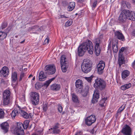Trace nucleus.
<instances>
[{
    "mask_svg": "<svg viewBox=\"0 0 135 135\" xmlns=\"http://www.w3.org/2000/svg\"><path fill=\"white\" fill-rule=\"evenodd\" d=\"M87 50L90 54H93V45L92 42L87 40L80 45L78 48V53L79 56H82Z\"/></svg>",
    "mask_w": 135,
    "mask_h": 135,
    "instance_id": "f257e3e1",
    "label": "nucleus"
},
{
    "mask_svg": "<svg viewBox=\"0 0 135 135\" xmlns=\"http://www.w3.org/2000/svg\"><path fill=\"white\" fill-rule=\"evenodd\" d=\"M92 61L89 59L84 60L81 66L82 71L86 73L90 72L92 69Z\"/></svg>",
    "mask_w": 135,
    "mask_h": 135,
    "instance_id": "f03ea898",
    "label": "nucleus"
},
{
    "mask_svg": "<svg viewBox=\"0 0 135 135\" xmlns=\"http://www.w3.org/2000/svg\"><path fill=\"white\" fill-rule=\"evenodd\" d=\"M93 85L96 89L101 90L105 89L107 85L106 82L105 80L98 77L95 80Z\"/></svg>",
    "mask_w": 135,
    "mask_h": 135,
    "instance_id": "7ed1b4c3",
    "label": "nucleus"
},
{
    "mask_svg": "<svg viewBox=\"0 0 135 135\" xmlns=\"http://www.w3.org/2000/svg\"><path fill=\"white\" fill-rule=\"evenodd\" d=\"M60 64L61 70L63 72H66L68 68V62L67 61L65 56L63 55L60 58Z\"/></svg>",
    "mask_w": 135,
    "mask_h": 135,
    "instance_id": "20e7f679",
    "label": "nucleus"
},
{
    "mask_svg": "<svg viewBox=\"0 0 135 135\" xmlns=\"http://www.w3.org/2000/svg\"><path fill=\"white\" fill-rule=\"evenodd\" d=\"M30 99L32 103L35 105L38 104L39 101V94L35 91H32L30 93Z\"/></svg>",
    "mask_w": 135,
    "mask_h": 135,
    "instance_id": "39448f33",
    "label": "nucleus"
},
{
    "mask_svg": "<svg viewBox=\"0 0 135 135\" xmlns=\"http://www.w3.org/2000/svg\"><path fill=\"white\" fill-rule=\"evenodd\" d=\"M44 69L45 73L48 74H54L56 71L55 67L54 65H46Z\"/></svg>",
    "mask_w": 135,
    "mask_h": 135,
    "instance_id": "423d86ee",
    "label": "nucleus"
},
{
    "mask_svg": "<svg viewBox=\"0 0 135 135\" xmlns=\"http://www.w3.org/2000/svg\"><path fill=\"white\" fill-rule=\"evenodd\" d=\"M128 13L126 10H124L122 11L120 15L118 20L119 23H123L126 22L127 19H128L127 15Z\"/></svg>",
    "mask_w": 135,
    "mask_h": 135,
    "instance_id": "0eeeda50",
    "label": "nucleus"
},
{
    "mask_svg": "<svg viewBox=\"0 0 135 135\" xmlns=\"http://www.w3.org/2000/svg\"><path fill=\"white\" fill-rule=\"evenodd\" d=\"M3 102L5 105L8 104L9 102L10 92L9 90H6L3 94Z\"/></svg>",
    "mask_w": 135,
    "mask_h": 135,
    "instance_id": "6e6552de",
    "label": "nucleus"
},
{
    "mask_svg": "<svg viewBox=\"0 0 135 135\" xmlns=\"http://www.w3.org/2000/svg\"><path fill=\"white\" fill-rule=\"evenodd\" d=\"M105 66V63L104 61H100L99 62L96 68L97 73L101 75L102 74Z\"/></svg>",
    "mask_w": 135,
    "mask_h": 135,
    "instance_id": "1a4fd4ad",
    "label": "nucleus"
},
{
    "mask_svg": "<svg viewBox=\"0 0 135 135\" xmlns=\"http://www.w3.org/2000/svg\"><path fill=\"white\" fill-rule=\"evenodd\" d=\"M23 124L21 123H18L17 126L14 130L15 134H24V131L22 128Z\"/></svg>",
    "mask_w": 135,
    "mask_h": 135,
    "instance_id": "9d476101",
    "label": "nucleus"
},
{
    "mask_svg": "<svg viewBox=\"0 0 135 135\" xmlns=\"http://www.w3.org/2000/svg\"><path fill=\"white\" fill-rule=\"evenodd\" d=\"M95 45L94 47V53L97 56L99 55L100 53V41L99 39H97L95 42Z\"/></svg>",
    "mask_w": 135,
    "mask_h": 135,
    "instance_id": "9b49d317",
    "label": "nucleus"
},
{
    "mask_svg": "<svg viewBox=\"0 0 135 135\" xmlns=\"http://www.w3.org/2000/svg\"><path fill=\"white\" fill-rule=\"evenodd\" d=\"M89 89V86H86L83 90H82V89H79L76 90V91L77 93H80L83 97H85L87 95L88 93Z\"/></svg>",
    "mask_w": 135,
    "mask_h": 135,
    "instance_id": "f8f14e48",
    "label": "nucleus"
},
{
    "mask_svg": "<svg viewBox=\"0 0 135 135\" xmlns=\"http://www.w3.org/2000/svg\"><path fill=\"white\" fill-rule=\"evenodd\" d=\"M122 132L125 135H131V130L130 127L128 125H126L122 129Z\"/></svg>",
    "mask_w": 135,
    "mask_h": 135,
    "instance_id": "ddd939ff",
    "label": "nucleus"
},
{
    "mask_svg": "<svg viewBox=\"0 0 135 135\" xmlns=\"http://www.w3.org/2000/svg\"><path fill=\"white\" fill-rule=\"evenodd\" d=\"M9 74V69L7 67H3L2 70L0 71V75L1 76L2 75L4 77H6Z\"/></svg>",
    "mask_w": 135,
    "mask_h": 135,
    "instance_id": "4468645a",
    "label": "nucleus"
},
{
    "mask_svg": "<svg viewBox=\"0 0 135 135\" xmlns=\"http://www.w3.org/2000/svg\"><path fill=\"white\" fill-rule=\"evenodd\" d=\"M126 12L128 13L127 15L128 19L129 20L135 21V12L133 11L130 12L129 10H126Z\"/></svg>",
    "mask_w": 135,
    "mask_h": 135,
    "instance_id": "2eb2a0df",
    "label": "nucleus"
},
{
    "mask_svg": "<svg viewBox=\"0 0 135 135\" xmlns=\"http://www.w3.org/2000/svg\"><path fill=\"white\" fill-rule=\"evenodd\" d=\"M115 37L118 39L122 41L125 40V38L122 33L118 31H117L114 32Z\"/></svg>",
    "mask_w": 135,
    "mask_h": 135,
    "instance_id": "dca6fc26",
    "label": "nucleus"
},
{
    "mask_svg": "<svg viewBox=\"0 0 135 135\" xmlns=\"http://www.w3.org/2000/svg\"><path fill=\"white\" fill-rule=\"evenodd\" d=\"M118 61L120 67L123 64H125L124 58L122 54L120 53V54L119 55Z\"/></svg>",
    "mask_w": 135,
    "mask_h": 135,
    "instance_id": "f3484780",
    "label": "nucleus"
},
{
    "mask_svg": "<svg viewBox=\"0 0 135 135\" xmlns=\"http://www.w3.org/2000/svg\"><path fill=\"white\" fill-rule=\"evenodd\" d=\"M2 129L3 130L4 133H7L8 131V124L6 122H5L1 124Z\"/></svg>",
    "mask_w": 135,
    "mask_h": 135,
    "instance_id": "a211bd4d",
    "label": "nucleus"
},
{
    "mask_svg": "<svg viewBox=\"0 0 135 135\" xmlns=\"http://www.w3.org/2000/svg\"><path fill=\"white\" fill-rule=\"evenodd\" d=\"M83 83L81 80L78 79L76 80L75 83V86L76 87V90L79 89L83 88Z\"/></svg>",
    "mask_w": 135,
    "mask_h": 135,
    "instance_id": "6ab92c4d",
    "label": "nucleus"
},
{
    "mask_svg": "<svg viewBox=\"0 0 135 135\" xmlns=\"http://www.w3.org/2000/svg\"><path fill=\"white\" fill-rule=\"evenodd\" d=\"M93 117V115H91L85 119V123L88 126H90L93 123L92 119Z\"/></svg>",
    "mask_w": 135,
    "mask_h": 135,
    "instance_id": "aec40b11",
    "label": "nucleus"
},
{
    "mask_svg": "<svg viewBox=\"0 0 135 135\" xmlns=\"http://www.w3.org/2000/svg\"><path fill=\"white\" fill-rule=\"evenodd\" d=\"M99 98V94L98 91H95L93 94V103L97 102Z\"/></svg>",
    "mask_w": 135,
    "mask_h": 135,
    "instance_id": "412c9836",
    "label": "nucleus"
},
{
    "mask_svg": "<svg viewBox=\"0 0 135 135\" xmlns=\"http://www.w3.org/2000/svg\"><path fill=\"white\" fill-rule=\"evenodd\" d=\"M19 113L24 118L27 119L29 118V114L26 112L23 111L22 109H19Z\"/></svg>",
    "mask_w": 135,
    "mask_h": 135,
    "instance_id": "4be33fe9",
    "label": "nucleus"
},
{
    "mask_svg": "<svg viewBox=\"0 0 135 135\" xmlns=\"http://www.w3.org/2000/svg\"><path fill=\"white\" fill-rule=\"evenodd\" d=\"M46 76L45 75L44 72L42 71H41L39 75V80L41 81H44L46 79Z\"/></svg>",
    "mask_w": 135,
    "mask_h": 135,
    "instance_id": "5701e85b",
    "label": "nucleus"
},
{
    "mask_svg": "<svg viewBox=\"0 0 135 135\" xmlns=\"http://www.w3.org/2000/svg\"><path fill=\"white\" fill-rule=\"evenodd\" d=\"M130 72L128 71L125 70L123 71L122 73V78L123 79H125L130 74Z\"/></svg>",
    "mask_w": 135,
    "mask_h": 135,
    "instance_id": "b1692460",
    "label": "nucleus"
},
{
    "mask_svg": "<svg viewBox=\"0 0 135 135\" xmlns=\"http://www.w3.org/2000/svg\"><path fill=\"white\" fill-rule=\"evenodd\" d=\"M125 106L126 104L123 105L118 109L115 114V117H116L117 118L122 112L124 109Z\"/></svg>",
    "mask_w": 135,
    "mask_h": 135,
    "instance_id": "393cba45",
    "label": "nucleus"
},
{
    "mask_svg": "<svg viewBox=\"0 0 135 135\" xmlns=\"http://www.w3.org/2000/svg\"><path fill=\"white\" fill-rule=\"evenodd\" d=\"M75 3L74 2H70L68 5L67 10L69 11H72L74 8L75 6Z\"/></svg>",
    "mask_w": 135,
    "mask_h": 135,
    "instance_id": "a878e982",
    "label": "nucleus"
},
{
    "mask_svg": "<svg viewBox=\"0 0 135 135\" xmlns=\"http://www.w3.org/2000/svg\"><path fill=\"white\" fill-rule=\"evenodd\" d=\"M17 79V73L15 72H12V74L11 79L13 82H15Z\"/></svg>",
    "mask_w": 135,
    "mask_h": 135,
    "instance_id": "bb28decb",
    "label": "nucleus"
},
{
    "mask_svg": "<svg viewBox=\"0 0 135 135\" xmlns=\"http://www.w3.org/2000/svg\"><path fill=\"white\" fill-rule=\"evenodd\" d=\"M60 88V85L56 84H54L51 85V89L52 90H57Z\"/></svg>",
    "mask_w": 135,
    "mask_h": 135,
    "instance_id": "cd10ccee",
    "label": "nucleus"
},
{
    "mask_svg": "<svg viewBox=\"0 0 135 135\" xmlns=\"http://www.w3.org/2000/svg\"><path fill=\"white\" fill-rule=\"evenodd\" d=\"M131 86V83H129L128 84H126L122 86L121 87V89L122 90H124L130 88Z\"/></svg>",
    "mask_w": 135,
    "mask_h": 135,
    "instance_id": "c85d7f7f",
    "label": "nucleus"
},
{
    "mask_svg": "<svg viewBox=\"0 0 135 135\" xmlns=\"http://www.w3.org/2000/svg\"><path fill=\"white\" fill-rule=\"evenodd\" d=\"M7 36V34L5 32H0V41L5 38Z\"/></svg>",
    "mask_w": 135,
    "mask_h": 135,
    "instance_id": "c756f323",
    "label": "nucleus"
},
{
    "mask_svg": "<svg viewBox=\"0 0 135 135\" xmlns=\"http://www.w3.org/2000/svg\"><path fill=\"white\" fill-rule=\"evenodd\" d=\"M19 112L16 109H14L11 114V116L12 118H15V117L18 114Z\"/></svg>",
    "mask_w": 135,
    "mask_h": 135,
    "instance_id": "7c9ffc66",
    "label": "nucleus"
},
{
    "mask_svg": "<svg viewBox=\"0 0 135 135\" xmlns=\"http://www.w3.org/2000/svg\"><path fill=\"white\" fill-rule=\"evenodd\" d=\"M55 79V78H52L49 80L47 81L44 83L43 85L45 87H48L51 82L54 80Z\"/></svg>",
    "mask_w": 135,
    "mask_h": 135,
    "instance_id": "2f4dec72",
    "label": "nucleus"
},
{
    "mask_svg": "<svg viewBox=\"0 0 135 135\" xmlns=\"http://www.w3.org/2000/svg\"><path fill=\"white\" fill-rule=\"evenodd\" d=\"M72 95L73 101L75 103H78L79 102V100L77 96L74 94H73Z\"/></svg>",
    "mask_w": 135,
    "mask_h": 135,
    "instance_id": "473e14b6",
    "label": "nucleus"
},
{
    "mask_svg": "<svg viewBox=\"0 0 135 135\" xmlns=\"http://www.w3.org/2000/svg\"><path fill=\"white\" fill-rule=\"evenodd\" d=\"M107 99V98H103L100 102L99 105L102 107H103L104 106V104L105 103L106 100Z\"/></svg>",
    "mask_w": 135,
    "mask_h": 135,
    "instance_id": "72a5a7b5",
    "label": "nucleus"
},
{
    "mask_svg": "<svg viewBox=\"0 0 135 135\" xmlns=\"http://www.w3.org/2000/svg\"><path fill=\"white\" fill-rule=\"evenodd\" d=\"M112 49L114 52L116 53L117 52L118 48L117 44H113Z\"/></svg>",
    "mask_w": 135,
    "mask_h": 135,
    "instance_id": "f704fd0d",
    "label": "nucleus"
},
{
    "mask_svg": "<svg viewBox=\"0 0 135 135\" xmlns=\"http://www.w3.org/2000/svg\"><path fill=\"white\" fill-rule=\"evenodd\" d=\"M29 121L28 120H26L24 121L23 124L22 128H24V129H27L28 126Z\"/></svg>",
    "mask_w": 135,
    "mask_h": 135,
    "instance_id": "c9c22d12",
    "label": "nucleus"
},
{
    "mask_svg": "<svg viewBox=\"0 0 135 135\" xmlns=\"http://www.w3.org/2000/svg\"><path fill=\"white\" fill-rule=\"evenodd\" d=\"M4 113L3 111L0 109V119L3 118L4 117Z\"/></svg>",
    "mask_w": 135,
    "mask_h": 135,
    "instance_id": "e433bc0d",
    "label": "nucleus"
},
{
    "mask_svg": "<svg viewBox=\"0 0 135 135\" xmlns=\"http://www.w3.org/2000/svg\"><path fill=\"white\" fill-rule=\"evenodd\" d=\"M25 76H26V75H25V74L24 73L22 72H21L20 73V78H19V81H21L22 80V79L23 77H25Z\"/></svg>",
    "mask_w": 135,
    "mask_h": 135,
    "instance_id": "4c0bfd02",
    "label": "nucleus"
},
{
    "mask_svg": "<svg viewBox=\"0 0 135 135\" xmlns=\"http://www.w3.org/2000/svg\"><path fill=\"white\" fill-rule=\"evenodd\" d=\"M72 23V20L68 21L65 23V26L66 27H68L71 25Z\"/></svg>",
    "mask_w": 135,
    "mask_h": 135,
    "instance_id": "58836bf2",
    "label": "nucleus"
},
{
    "mask_svg": "<svg viewBox=\"0 0 135 135\" xmlns=\"http://www.w3.org/2000/svg\"><path fill=\"white\" fill-rule=\"evenodd\" d=\"M93 77V75H91V76L90 77H85V79L86 80L89 82H91Z\"/></svg>",
    "mask_w": 135,
    "mask_h": 135,
    "instance_id": "ea45409f",
    "label": "nucleus"
},
{
    "mask_svg": "<svg viewBox=\"0 0 135 135\" xmlns=\"http://www.w3.org/2000/svg\"><path fill=\"white\" fill-rule=\"evenodd\" d=\"M58 111L60 113H61L62 110V107L60 105H58Z\"/></svg>",
    "mask_w": 135,
    "mask_h": 135,
    "instance_id": "a19ab883",
    "label": "nucleus"
},
{
    "mask_svg": "<svg viewBox=\"0 0 135 135\" xmlns=\"http://www.w3.org/2000/svg\"><path fill=\"white\" fill-rule=\"evenodd\" d=\"M60 132V131L59 129H53V133L55 134H57L59 133Z\"/></svg>",
    "mask_w": 135,
    "mask_h": 135,
    "instance_id": "79ce46f5",
    "label": "nucleus"
},
{
    "mask_svg": "<svg viewBox=\"0 0 135 135\" xmlns=\"http://www.w3.org/2000/svg\"><path fill=\"white\" fill-rule=\"evenodd\" d=\"M59 124H56L55 126L53 127L52 128H51V129H58L59 128Z\"/></svg>",
    "mask_w": 135,
    "mask_h": 135,
    "instance_id": "37998d69",
    "label": "nucleus"
},
{
    "mask_svg": "<svg viewBox=\"0 0 135 135\" xmlns=\"http://www.w3.org/2000/svg\"><path fill=\"white\" fill-rule=\"evenodd\" d=\"M47 104H45L43 105V109L45 111H46L47 109Z\"/></svg>",
    "mask_w": 135,
    "mask_h": 135,
    "instance_id": "c03bdc74",
    "label": "nucleus"
},
{
    "mask_svg": "<svg viewBox=\"0 0 135 135\" xmlns=\"http://www.w3.org/2000/svg\"><path fill=\"white\" fill-rule=\"evenodd\" d=\"M7 26V24L6 23H3L2 25V29H4Z\"/></svg>",
    "mask_w": 135,
    "mask_h": 135,
    "instance_id": "a18cd8bd",
    "label": "nucleus"
},
{
    "mask_svg": "<svg viewBox=\"0 0 135 135\" xmlns=\"http://www.w3.org/2000/svg\"><path fill=\"white\" fill-rule=\"evenodd\" d=\"M124 47H122L119 51V55L120 54V53L121 54H122V52H123L124 51Z\"/></svg>",
    "mask_w": 135,
    "mask_h": 135,
    "instance_id": "49530a36",
    "label": "nucleus"
},
{
    "mask_svg": "<svg viewBox=\"0 0 135 135\" xmlns=\"http://www.w3.org/2000/svg\"><path fill=\"white\" fill-rule=\"evenodd\" d=\"M82 133L80 131H78L75 135H82Z\"/></svg>",
    "mask_w": 135,
    "mask_h": 135,
    "instance_id": "de8ad7c7",
    "label": "nucleus"
},
{
    "mask_svg": "<svg viewBox=\"0 0 135 135\" xmlns=\"http://www.w3.org/2000/svg\"><path fill=\"white\" fill-rule=\"evenodd\" d=\"M97 2V0H94V2H93V7H95L96 6Z\"/></svg>",
    "mask_w": 135,
    "mask_h": 135,
    "instance_id": "09e8293b",
    "label": "nucleus"
},
{
    "mask_svg": "<svg viewBox=\"0 0 135 135\" xmlns=\"http://www.w3.org/2000/svg\"><path fill=\"white\" fill-rule=\"evenodd\" d=\"M49 39L48 38H46L45 40V44H48L49 42Z\"/></svg>",
    "mask_w": 135,
    "mask_h": 135,
    "instance_id": "8fccbe9b",
    "label": "nucleus"
},
{
    "mask_svg": "<svg viewBox=\"0 0 135 135\" xmlns=\"http://www.w3.org/2000/svg\"><path fill=\"white\" fill-rule=\"evenodd\" d=\"M132 34L133 36H135V29L133 30L132 32Z\"/></svg>",
    "mask_w": 135,
    "mask_h": 135,
    "instance_id": "3c124183",
    "label": "nucleus"
},
{
    "mask_svg": "<svg viewBox=\"0 0 135 135\" xmlns=\"http://www.w3.org/2000/svg\"><path fill=\"white\" fill-rule=\"evenodd\" d=\"M36 27H37L36 26H33V27H31V28H29V30H31L35 29V28Z\"/></svg>",
    "mask_w": 135,
    "mask_h": 135,
    "instance_id": "603ef678",
    "label": "nucleus"
},
{
    "mask_svg": "<svg viewBox=\"0 0 135 135\" xmlns=\"http://www.w3.org/2000/svg\"><path fill=\"white\" fill-rule=\"evenodd\" d=\"M84 0H78V2L79 3H81L84 1Z\"/></svg>",
    "mask_w": 135,
    "mask_h": 135,
    "instance_id": "864d4df0",
    "label": "nucleus"
},
{
    "mask_svg": "<svg viewBox=\"0 0 135 135\" xmlns=\"http://www.w3.org/2000/svg\"><path fill=\"white\" fill-rule=\"evenodd\" d=\"M29 117H30L31 118H32L33 115V114L32 113H29Z\"/></svg>",
    "mask_w": 135,
    "mask_h": 135,
    "instance_id": "5fc2aeb1",
    "label": "nucleus"
},
{
    "mask_svg": "<svg viewBox=\"0 0 135 135\" xmlns=\"http://www.w3.org/2000/svg\"><path fill=\"white\" fill-rule=\"evenodd\" d=\"M135 65V60L133 61V62L132 64V66L133 67Z\"/></svg>",
    "mask_w": 135,
    "mask_h": 135,
    "instance_id": "6e6d98bb",
    "label": "nucleus"
},
{
    "mask_svg": "<svg viewBox=\"0 0 135 135\" xmlns=\"http://www.w3.org/2000/svg\"><path fill=\"white\" fill-rule=\"evenodd\" d=\"M64 17H65V18H67V17H65V16H64V15H61L60 16V17H59V18H64Z\"/></svg>",
    "mask_w": 135,
    "mask_h": 135,
    "instance_id": "4d7b16f0",
    "label": "nucleus"
},
{
    "mask_svg": "<svg viewBox=\"0 0 135 135\" xmlns=\"http://www.w3.org/2000/svg\"><path fill=\"white\" fill-rule=\"evenodd\" d=\"M123 3H124L125 4V5L124 6V7L126 6L127 7H128V6H127V3H126V2H123Z\"/></svg>",
    "mask_w": 135,
    "mask_h": 135,
    "instance_id": "13d9d810",
    "label": "nucleus"
},
{
    "mask_svg": "<svg viewBox=\"0 0 135 135\" xmlns=\"http://www.w3.org/2000/svg\"><path fill=\"white\" fill-rule=\"evenodd\" d=\"M25 41V40H24L23 41H22L20 43H21V44H22Z\"/></svg>",
    "mask_w": 135,
    "mask_h": 135,
    "instance_id": "bf43d9fd",
    "label": "nucleus"
},
{
    "mask_svg": "<svg viewBox=\"0 0 135 135\" xmlns=\"http://www.w3.org/2000/svg\"><path fill=\"white\" fill-rule=\"evenodd\" d=\"M111 47V45L110 44L108 45V47L109 48H110Z\"/></svg>",
    "mask_w": 135,
    "mask_h": 135,
    "instance_id": "052dcab7",
    "label": "nucleus"
},
{
    "mask_svg": "<svg viewBox=\"0 0 135 135\" xmlns=\"http://www.w3.org/2000/svg\"><path fill=\"white\" fill-rule=\"evenodd\" d=\"M132 1L133 3L135 4V0H132Z\"/></svg>",
    "mask_w": 135,
    "mask_h": 135,
    "instance_id": "680f3d73",
    "label": "nucleus"
},
{
    "mask_svg": "<svg viewBox=\"0 0 135 135\" xmlns=\"http://www.w3.org/2000/svg\"><path fill=\"white\" fill-rule=\"evenodd\" d=\"M35 77H34L33 78L32 80H35Z\"/></svg>",
    "mask_w": 135,
    "mask_h": 135,
    "instance_id": "e2e57ef3",
    "label": "nucleus"
},
{
    "mask_svg": "<svg viewBox=\"0 0 135 135\" xmlns=\"http://www.w3.org/2000/svg\"><path fill=\"white\" fill-rule=\"evenodd\" d=\"M32 135H37L35 133H33Z\"/></svg>",
    "mask_w": 135,
    "mask_h": 135,
    "instance_id": "0e129e2a",
    "label": "nucleus"
},
{
    "mask_svg": "<svg viewBox=\"0 0 135 135\" xmlns=\"http://www.w3.org/2000/svg\"><path fill=\"white\" fill-rule=\"evenodd\" d=\"M31 76H32V75H30L29 76L28 78H30Z\"/></svg>",
    "mask_w": 135,
    "mask_h": 135,
    "instance_id": "69168bd1",
    "label": "nucleus"
},
{
    "mask_svg": "<svg viewBox=\"0 0 135 135\" xmlns=\"http://www.w3.org/2000/svg\"><path fill=\"white\" fill-rule=\"evenodd\" d=\"M17 135H23V134H16Z\"/></svg>",
    "mask_w": 135,
    "mask_h": 135,
    "instance_id": "338daca9",
    "label": "nucleus"
},
{
    "mask_svg": "<svg viewBox=\"0 0 135 135\" xmlns=\"http://www.w3.org/2000/svg\"><path fill=\"white\" fill-rule=\"evenodd\" d=\"M133 86H134L135 85V83H133Z\"/></svg>",
    "mask_w": 135,
    "mask_h": 135,
    "instance_id": "774afa93",
    "label": "nucleus"
}]
</instances>
